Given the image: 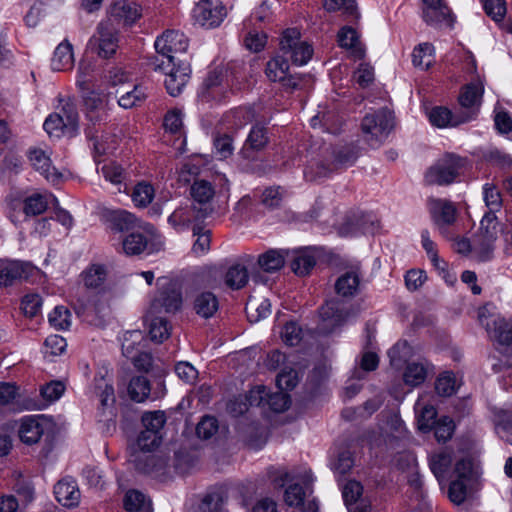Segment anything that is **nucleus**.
I'll list each match as a JSON object with an SVG mask.
<instances>
[{"instance_id": "f257e3e1", "label": "nucleus", "mask_w": 512, "mask_h": 512, "mask_svg": "<svg viewBox=\"0 0 512 512\" xmlns=\"http://www.w3.org/2000/svg\"><path fill=\"white\" fill-rule=\"evenodd\" d=\"M154 46L158 56L150 62V65L155 71H165L172 62L179 61L178 54L187 50L188 39L180 31L167 30L157 37Z\"/></svg>"}, {"instance_id": "f03ea898", "label": "nucleus", "mask_w": 512, "mask_h": 512, "mask_svg": "<svg viewBox=\"0 0 512 512\" xmlns=\"http://www.w3.org/2000/svg\"><path fill=\"white\" fill-rule=\"evenodd\" d=\"M467 163L466 158L447 153L427 170L425 182L429 185H449L464 172Z\"/></svg>"}, {"instance_id": "7ed1b4c3", "label": "nucleus", "mask_w": 512, "mask_h": 512, "mask_svg": "<svg viewBox=\"0 0 512 512\" xmlns=\"http://www.w3.org/2000/svg\"><path fill=\"white\" fill-rule=\"evenodd\" d=\"M503 233L502 225L494 213H486L478 231L474 234V250L478 261H488L493 256L495 242Z\"/></svg>"}, {"instance_id": "20e7f679", "label": "nucleus", "mask_w": 512, "mask_h": 512, "mask_svg": "<svg viewBox=\"0 0 512 512\" xmlns=\"http://www.w3.org/2000/svg\"><path fill=\"white\" fill-rule=\"evenodd\" d=\"M157 293L150 305V314L175 313L182 306V292L178 281L169 277H159Z\"/></svg>"}, {"instance_id": "39448f33", "label": "nucleus", "mask_w": 512, "mask_h": 512, "mask_svg": "<svg viewBox=\"0 0 512 512\" xmlns=\"http://www.w3.org/2000/svg\"><path fill=\"white\" fill-rule=\"evenodd\" d=\"M393 128V116L387 109H381L366 115L361 123L365 142L373 147H379L388 137Z\"/></svg>"}, {"instance_id": "423d86ee", "label": "nucleus", "mask_w": 512, "mask_h": 512, "mask_svg": "<svg viewBox=\"0 0 512 512\" xmlns=\"http://www.w3.org/2000/svg\"><path fill=\"white\" fill-rule=\"evenodd\" d=\"M279 45L282 57L295 65L303 66L312 58V46L301 39L300 31L296 28L286 29L282 33Z\"/></svg>"}, {"instance_id": "0eeeda50", "label": "nucleus", "mask_w": 512, "mask_h": 512, "mask_svg": "<svg viewBox=\"0 0 512 512\" xmlns=\"http://www.w3.org/2000/svg\"><path fill=\"white\" fill-rule=\"evenodd\" d=\"M136 228L141 232H132L123 240V250L127 255H138L145 250L151 253L159 249L162 241L153 225L143 222Z\"/></svg>"}, {"instance_id": "6e6552de", "label": "nucleus", "mask_w": 512, "mask_h": 512, "mask_svg": "<svg viewBox=\"0 0 512 512\" xmlns=\"http://www.w3.org/2000/svg\"><path fill=\"white\" fill-rule=\"evenodd\" d=\"M87 46L88 49L102 58L112 56L118 47V37L114 24L110 20L100 22Z\"/></svg>"}, {"instance_id": "1a4fd4ad", "label": "nucleus", "mask_w": 512, "mask_h": 512, "mask_svg": "<svg viewBox=\"0 0 512 512\" xmlns=\"http://www.w3.org/2000/svg\"><path fill=\"white\" fill-rule=\"evenodd\" d=\"M484 93L483 84L480 81L467 84L459 95V108L457 112L461 121L470 122L478 115Z\"/></svg>"}, {"instance_id": "9d476101", "label": "nucleus", "mask_w": 512, "mask_h": 512, "mask_svg": "<svg viewBox=\"0 0 512 512\" xmlns=\"http://www.w3.org/2000/svg\"><path fill=\"white\" fill-rule=\"evenodd\" d=\"M161 434L143 430L137 439V447L143 453L135 456V467L144 472L151 473L156 467V458L154 455L146 453L153 451L161 443Z\"/></svg>"}, {"instance_id": "9b49d317", "label": "nucleus", "mask_w": 512, "mask_h": 512, "mask_svg": "<svg viewBox=\"0 0 512 512\" xmlns=\"http://www.w3.org/2000/svg\"><path fill=\"white\" fill-rule=\"evenodd\" d=\"M480 323L485 326L490 338L496 344L497 349H512V321L502 317H492L490 320L484 317L482 311L479 312Z\"/></svg>"}, {"instance_id": "f8f14e48", "label": "nucleus", "mask_w": 512, "mask_h": 512, "mask_svg": "<svg viewBox=\"0 0 512 512\" xmlns=\"http://www.w3.org/2000/svg\"><path fill=\"white\" fill-rule=\"evenodd\" d=\"M222 69H214L208 73L198 90V98L204 103L218 102L226 97L227 85L223 83Z\"/></svg>"}, {"instance_id": "ddd939ff", "label": "nucleus", "mask_w": 512, "mask_h": 512, "mask_svg": "<svg viewBox=\"0 0 512 512\" xmlns=\"http://www.w3.org/2000/svg\"><path fill=\"white\" fill-rule=\"evenodd\" d=\"M226 15V8L218 1L202 0L193 9L194 19L207 28L218 26Z\"/></svg>"}, {"instance_id": "4468645a", "label": "nucleus", "mask_w": 512, "mask_h": 512, "mask_svg": "<svg viewBox=\"0 0 512 512\" xmlns=\"http://www.w3.org/2000/svg\"><path fill=\"white\" fill-rule=\"evenodd\" d=\"M345 303L338 299L327 301L320 308L321 323L319 329L323 333H330L340 326L348 317Z\"/></svg>"}, {"instance_id": "2eb2a0df", "label": "nucleus", "mask_w": 512, "mask_h": 512, "mask_svg": "<svg viewBox=\"0 0 512 512\" xmlns=\"http://www.w3.org/2000/svg\"><path fill=\"white\" fill-rule=\"evenodd\" d=\"M422 19L430 26L453 24V17L450 8L444 0H422Z\"/></svg>"}, {"instance_id": "dca6fc26", "label": "nucleus", "mask_w": 512, "mask_h": 512, "mask_svg": "<svg viewBox=\"0 0 512 512\" xmlns=\"http://www.w3.org/2000/svg\"><path fill=\"white\" fill-rule=\"evenodd\" d=\"M429 210L440 233L448 236V227L456 221L457 209L454 204L444 199H430Z\"/></svg>"}, {"instance_id": "f3484780", "label": "nucleus", "mask_w": 512, "mask_h": 512, "mask_svg": "<svg viewBox=\"0 0 512 512\" xmlns=\"http://www.w3.org/2000/svg\"><path fill=\"white\" fill-rule=\"evenodd\" d=\"M162 72L166 75L164 84L167 92L173 97L180 95L190 79V65L179 60L178 63L172 62V65Z\"/></svg>"}, {"instance_id": "a211bd4d", "label": "nucleus", "mask_w": 512, "mask_h": 512, "mask_svg": "<svg viewBox=\"0 0 512 512\" xmlns=\"http://www.w3.org/2000/svg\"><path fill=\"white\" fill-rule=\"evenodd\" d=\"M34 267L17 260H0V288L13 285L17 281L27 279Z\"/></svg>"}, {"instance_id": "6ab92c4d", "label": "nucleus", "mask_w": 512, "mask_h": 512, "mask_svg": "<svg viewBox=\"0 0 512 512\" xmlns=\"http://www.w3.org/2000/svg\"><path fill=\"white\" fill-rule=\"evenodd\" d=\"M211 212L212 208L209 207L198 208L195 205L185 204L174 210L169 216L168 222L176 229H184L194 221H202Z\"/></svg>"}, {"instance_id": "aec40b11", "label": "nucleus", "mask_w": 512, "mask_h": 512, "mask_svg": "<svg viewBox=\"0 0 512 512\" xmlns=\"http://www.w3.org/2000/svg\"><path fill=\"white\" fill-rule=\"evenodd\" d=\"M101 217L104 223L114 231H129L143 223L132 213L122 209H103Z\"/></svg>"}, {"instance_id": "412c9836", "label": "nucleus", "mask_w": 512, "mask_h": 512, "mask_svg": "<svg viewBox=\"0 0 512 512\" xmlns=\"http://www.w3.org/2000/svg\"><path fill=\"white\" fill-rule=\"evenodd\" d=\"M81 96L89 121L95 124L106 119L107 96L104 93L88 89L85 92H81Z\"/></svg>"}, {"instance_id": "4be33fe9", "label": "nucleus", "mask_w": 512, "mask_h": 512, "mask_svg": "<svg viewBox=\"0 0 512 512\" xmlns=\"http://www.w3.org/2000/svg\"><path fill=\"white\" fill-rule=\"evenodd\" d=\"M56 500L64 507L72 508L80 502V491L76 481L73 478L66 477L61 479L54 486Z\"/></svg>"}, {"instance_id": "5701e85b", "label": "nucleus", "mask_w": 512, "mask_h": 512, "mask_svg": "<svg viewBox=\"0 0 512 512\" xmlns=\"http://www.w3.org/2000/svg\"><path fill=\"white\" fill-rule=\"evenodd\" d=\"M140 16V8L136 3L119 0L111 6L108 20L112 23L132 25Z\"/></svg>"}, {"instance_id": "b1692460", "label": "nucleus", "mask_w": 512, "mask_h": 512, "mask_svg": "<svg viewBox=\"0 0 512 512\" xmlns=\"http://www.w3.org/2000/svg\"><path fill=\"white\" fill-rule=\"evenodd\" d=\"M44 434V422L36 417L27 416L20 420L18 435L28 445L37 443Z\"/></svg>"}, {"instance_id": "393cba45", "label": "nucleus", "mask_w": 512, "mask_h": 512, "mask_svg": "<svg viewBox=\"0 0 512 512\" xmlns=\"http://www.w3.org/2000/svg\"><path fill=\"white\" fill-rule=\"evenodd\" d=\"M427 396L421 395L415 405L414 410L417 414V423L421 431H430L436 423V408L427 402Z\"/></svg>"}, {"instance_id": "a878e982", "label": "nucleus", "mask_w": 512, "mask_h": 512, "mask_svg": "<svg viewBox=\"0 0 512 512\" xmlns=\"http://www.w3.org/2000/svg\"><path fill=\"white\" fill-rule=\"evenodd\" d=\"M28 157L35 170L44 175L48 181L52 183L59 181L61 174L51 166V160L44 151L41 149H32L30 150Z\"/></svg>"}, {"instance_id": "bb28decb", "label": "nucleus", "mask_w": 512, "mask_h": 512, "mask_svg": "<svg viewBox=\"0 0 512 512\" xmlns=\"http://www.w3.org/2000/svg\"><path fill=\"white\" fill-rule=\"evenodd\" d=\"M86 136L92 142L96 155H104L116 149V137L108 133L100 132L95 127H88L86 129Z\"/></svg>"}, {"instance_id": "cd10ccee", "label": "nucleus", "mask_w": 512, "mask_h": 512, "mask_svg": "<svg viewBox=\"0 0 512 512\" xmlns=\"http://www.w3.org/2000/svg\"><path fill=\"white\" fill-rule=\"evenodd\" d=\"M74 65L72 44L65 39L55 49L51 59V68L54 71H67Z\"/></svg>"}, {"instance_id": "c85d7f7f", "label": "nucleus", "mask_w": 512, "mask_h": 512, "mask_svg": "<svg viewBox=\"0 0 512 512\" xmlns=\"http://www.w3.org/2000/svg\"><path fill=\"white\" fill-rule=\"evenodd\" d=\"M431 124L438 128L455 127L464 124L459 113L452 112L446 107L436 106L428 114Z\"/></svg>"}, {"instance_id": "c756f323", "label": "nucleus", "mask_w": 512, "mask_h": 512, "mask_svg": "<svg viewBox=\"0 0 512 512\" xmlns=\"http://www.w3.org/2000/svg\"><path fill=\"white\" fill-rule=\"evenodd\" d=\"M105 374L99 373L94 378L93 394L99 398L102 407H109L115 403V393L110 379Z\"/></svg>"}, {"instance_id": "7c9ffc66", "label": "nucleus", "mask_w": 512, "mask_h": 512, "mask_svg": "<svg viewBox=\"0 0 512 512\" xmlns=\"http://www.w3.org/2000/svg\"><path fill=\"white\" fill-rule=\"evenodd\" d=\"M318 249L308 248L299 252L291 263L293 272L298 276H306L316 264Z\"/></svg>"}, {"instance_id": "2f4dec72", "label": "nucleus", "mask_w": 512, "mask_h": 512, "mask_svg": "<svg viewBox=\"0 0 512 512\" xmlns=\"http://www.w3.org/2000/svg\"><path fill=\"white\" fill-rule=\"evenodd\" d=\"M338 42L342 48L351 51L356 59H362L365 55V49L362 47L357 32L351 27H344L338 33Z\"/></svg>"}, {"instance_id": "473e14b6", "label": "nucleus", "mask_w": 512, "mask_h": 512, "mask_svg": "<svg viewBox=\"0 0 512 512\" xmlns=\"http://www.w3.org/2000/svg\"><path fill=\"white\" fill-rule=\"evenodd\" d=\"M214 185L204 179H196L190 187V194L193 200L200 207H210L209 203L215 196Z\"/></svg>"}, {"instance_id": "72a5a7b5", "label": "nucleus", "mask_w": 512, "mask_h": 512, "mask_svg": "<svg viewBox=\"0 0 512 512\" xmlns=\"http://www.w3.org/2000/svg\"><path fill=\"white\" fill-rule=\"evenodd\" d=\"M146 319L150 322L149 334L151 340L161 343L170 336L171 326L159 313L151 315L150 310H148Z\"/></svg>"}, {"instance_id": "f704fd0d", "label": "nucleus", "mask_w": 512, "mask_h": 512, "mask_svg": "<svg viewBox=\"0 0 512 512\" xmlns=\"http://www.w3.org/2000/svg\"><path fill=\"white\" fill-rule=\"evenodd\" d=\"M146 343L147 341L141 331H127L122 339V353L126 358L131 359L145 348Z\"/></svg>"}, {"instance_id": "c9c22d12", "label": "nucleus", "mask_w": 512, "mask_h": 512, "mask_svg": "<svg viewBox=\"0 0 512 512\" xmlns=\"http://www.w3.org/2000/svg\"><path fill=\"white\" fill-rule=\"evenodd\" d=\"M219 308L217 297L212 292H202L194 299V310L202 318H210Z\"/></svg>"}, {"instance_id": "e433bc0d", "label": "nucleus", "mask_w": 512, "mask_h": 512, "mask_svg": "<svg viewBox=\"0 0 512 512\" xmlns=\"http://www.w3.org/2000/svg\"><path fill=\"white\" fill-rule=\"evenodd\" d=\"M451 464L452 451L448 449L435 452L429 457L430 469L439 482L444 479L445 474L450 468Z\"/></svg>"}, {"instance_id": "4c0bfd02", "label": "nucleus", "mask_w": 512, "mask_h": 512, "mask_svg": "<svg viewBox=\"0 0 512 512\" xmlns=\"http://www.w3.org/2000/svg\"><path fill=\"white\" fill-rule=\"evenodd\" d=\"M429 364L427 362L408 363L404 373L403 380L406 385L416 387L421 385L427 378Z\"/></svg>"}, {"instance_id": "58836bf2", "label": "nucleus", "mask_w": 512, "mask_h": 512, "mask_svg": "<svg viewBox=\"0 0 512 512\" xmlns=\"http://www.w3.org/2000/svg\"><path fill=\"white\" fill-rule=\"evenodd\" d=\"M359 285L360 277L358 273L355 271H349L337 279L335 283V290L337 294L343 297H352L358 292Z\"/></svg>"}, {"instance_id": "ea45409f", "label": "nucleus", "mask_w": 512, "mask_h": 512, "mask_svg": "<svg viewBox=\"0 0 512 512\" xmlns=\"http://www.w3.org/2000/svg\"><path fill=\"white\" fill-rule=\"evenodd\" d=\"M81 276L87 288L97 289L106 281L107 269L104 265L92 264L82 272Z\"/></svg>"}, {"instance_id": "a19ab883", "label": "nucleus", "mask_w": 512, "mask_h": 512, "mask_svg": "<svg viewBox=\"0 0 512 512\" xmlns=\"http://www.w3.org/2000/svg\"><path fill=\"white\" fill-rule=\"evenodd\" d=\"M413 65L422 70L430 68L434 62V47L430 43H421L416 46L412 53Z\"/></svg>"}, {"instance_id": "79ce46f5", "label": "nucleus", "mask_w": 512, "mask_h": 512, "mask_svg": "<svg viewBox=\"0 0 512 512\" xmlns=\"http://www.w3.org/2000/svg\"><path fill=\"white\" fill-rule=\"evenodd\" d=\"M47 207L48 196L39 193L26 197L22 203V210L27 217L40 215Z\"/></svg>"}, {"instance_id": "37998d69", "label": "nucleus", "mask_w": 512, "mask_h": 512, "mask_svg": "<svg viewBox=\"0 0 512 512\" xmlns=\"http://www.w3.org/2000/svg\"><path fill=\"white\" fill-rule=\"evenodd\" d=\"M358 158V150L354 145H345L333 151V166L343 168L351 166Z\"/></svg>"}, {"instance_id": "c03bdc74", "label": "nucleus", "mask_w": 512, "mask_h": 512, "mask_svg": "<svg viewBox=\"0 0 512 512\" xmlns=\"http://www.w3.org/2000/svg\"><path fill=\"white\" fill-rule=\"evenodd\" d=\"M135 206L147 207L155 197V189L152 184L142 181L135 185L131 194Z\"/></svg>"}, {"instance_id": "a18cd8bd", "label": "nucleus", "mask_w": 512, "mask_h": 512, "mask_svg": "<svg viewBox=\"0 0 512 512\" xmlns=\"http://www.w3.org/2000/svg\"><path fill=\"white\" fill-rule=\"evenodd\" d=\"M150 383L144 376L133 377L128 385V393L132 400L136 402L145 401L150 395Z\"/></svg>"}, {"instance_id": "49530a36", "label": "nucleus", "mask_w": 512, "mask_h": 512, "mask_svg": "<svg viewBox=\"0 0 512 512\" xmlns=\"http://www.w3.org/2000/svg\"><path fill=\"white\" fill-rule=\"evenodd\" d=\"M248 282V272L245 266L240 264L232 265L225 272V285L231 289H241Z\"/></svg>"}, {"instance_id": "de8ad7c7", "label": "nucleus", "mask_w": 512, "mask_h": 512, "mask_svg": "<svg viewBox=\"0 0 512 512\" xmlns=\"http://www.w3.org/2000/svg\"><path fill=\"white\" fill-rule=\"evenodd\" d=\"M132 90L117 91L120 93L118 104L125 109L133 108L142 103L146 98V93L142 86L132 85Z\"/></svg>"}, {"instance_id": "09e8293b", "label": "nucleus", "mask_w": 512, "mask_h": 512, "mask_svg": "<svg viewBox=\"0 0 512 512\" xmlns=\"http://www.w3.org/2000/svg\"><path fill=\"white\" fill-rule=\"evenodd\" d=\"M288 70V61L281 54L267 63L266 75L271 81H284L286 80Z\"/></svg>"}, {"instance_id": "8fccbe9b", "label": "nucleus", "mask_w": 512, "mask_h": 512, "mask_svg": "<svg viewBox=\"0 0 512 512\" xmlns=\"http://www.w3.org/2000/svg\"><path fill=\"white\" fill-rule=\"evenodd\" d=\"M56 114L63 116L62 118L66 125L67 134L72 135L78 128L79 120L75 103L70 99L65 100L60 112Z\"/></svg>"}, {"instance_id": "3c124183", "label": "nucleus", "mask_w": 512, "mask_h": 512, "mask_svg": "<svg viewBox=\"0 0 512 512\" xmlns=\"http://www.w3.org/2000/svg\"><path fill=\"white\" fill-rule=\"evenodd\" d=\"M94 81V65L88 61H80L76 77V85L80 92L92 89Z\"/></svg>"}, {"instance_id": "603ef678", "label": "nucleus", "mask_w": 512, "mask_h": 512, "mask_svg": "<svg viewBox=\"0 0 512 512\" xmlns=\"http://www.w3.org/2000/svg\"><path fill=\"white\" fill-rule=\"evenodd\" d=\"M97 170L112 184H120L126 178L124 169L114 161L104 162L102 165L99 162Z\"/></svg>"}, {"instance_id": "864d4df0", "label": "nucleus", "mask_w": 512, "mask_h": 512, "mask_svg": "<svg viewBox=\"0 0 512 512\" xmlns=\"http://www.w3.org/2000/svg\"><path fill=\"white\" fill-rule=\"evenodd\" d=\"M20 398V388L11 382H0V408L14 406Z\"/></svg>"}, {"instance_id": "5fc2aeb1", "label": "nucleus", "mask_w": 512, "mask_h": 512, "mask_svg": "<svg viewBox=\"0 0 512 512\" xmlns=\"http://www.w3.org/2000/svg\"><path fill=\"white\" fill-rule=\"evenodd\" d=\"M258 264L263 271L274 272L283 267L284 256L276 250H269L259 256Z\"/></svg>"}, {"instance_id": "6e6d98bb", "label": "nucleus", "mask_w": 512, "mask_h": 512, "mask_svg": "<svg viewBox=\"0 0 512 512\" xmlns=\"http://www.w3.org/2000/svg\"><path fill=\"white\" fill-rule=\"evenodd\" d=\"M268 143V136L265 127L260 125H255L252 127L243 150V153H246L248 148L253 150H261Z\"/></svg>"}, {"instance_id": "4d7b16f0", "label": "nucleus", "mask_w": 512, "mask_h": 512, "mask_svg": "<svg viewBox=\"0 0 512 512\" xmlns=\"http://www.w3.org/2000/svg\"><path fill=\"white\" fill-rule=\"evenodd\" d=\"M378 228L376 221L372 215H362L355 226H343L340 230L342 235H355L358 232L374 233Z\"/></svg>"}, {"instance_id": "13d9d810", "label": "nucleus", "mask_w": 512, "mask_h": 512, "mask_svg": "<svg viewBox=\"0 0 512 512\" xmlns=\"http://www.w3.org/2000/svg\"><path fill=\"white\" fill-rule=\"evenodd\" d=\"M411 355V347L406 341L397 342L389 351L391 366L399 369Z\"/></svg>"}, {"instance_id": "bf43d9fd", "label": "nucleus", "mask_w": 512, "mask_h": 512, "mask_svg": "<svg viewBox=\"0 0 512 512\" xmlns=\"http://www.w3.org/2000/svg\"><path fill=\"white\" fill-rule=\"evenodd\" d=\"M383 430L392 439H404L407 436L406 426L397 414L388 416Z\"/></svg>"}, {"instance_id": "052dcab7", "label": "nucleus", "mask_w": 512, "mask_h": 512, "mask_svg": "<svg viewBox=\"0 0 512 512\" xmlns=\"http://www.w3.org/2000/svg\"><path fill=\"white\" fill-rule=\"evenodd\" d=\"M48 320L55 329L64 330L71 324V314L66 307L56 306L49 314Z\"/></svg>"}, {"instance_id": "680f3d73", "label": "nucleus", "mask_w": 512, "mask_h": 512, "mask_svg": "<svg viewBox=\"0 0 512 512\" xmlns=\"http://www.w3.org/2000/svg\"><path fill=\"white\" fill-rule=\"evenodd\" d=\"M165 422V414L162 411L147 412L142 416L144 430L157 434H161Z\"/></svg>"}, {"instance_id": "e2e57ef3", "label": "nucleus", "mask_w": 512, "mask_h": 512, "mask_svg": "<svg viewBox=\"0 0 512 512\" xmlns=\"http://www.w3.org/2000/svg\"><path fill=\"white\" fill-rule=\"evenodd\" d=\"M496 432L501 439L512 444V411H503L499 414Z\"/></svg>"}, {"instance_id": "0e129e2a", "label": "nucleus", "mask_w": 512, "mask_h": 512, "mask_svg": "<svg viewBox=\"0 0 512 512\" xmlns=\"http://www.w3.org/2000/svg\"><path fill=\"white\" fill-rule=\"evenodd\" d=\"M486 160L500 169L512 172V156L498 148L491 149L486 154Z\"/></svg>"}, {"instance_id": "69168bd1", "label": "nucleus", "mask_w": 512, "mask_h": 512, "mask_svg": "<svg viewBox=\"0 0 512 512\" xmlns=\"http://www.w3.org/2000/svg\"><path fill=\"white\" fill-rule=\"evenodd\" d=\"M436 392L441 396H451L456 392V378L451 372L442 373L435 383Z\"/></svg>"}, {"instance_id": "338daca9", "label": "nucleus", "mask_w": 512, "mask_h": 512, "mask_svg": "<svg viewBox=\"0 0 512 512\" xmlns=\"http://www.w3.org/2000/svg\"><path fill=\"white\" fill-rule=\"evenodd\" d=\"M454 423L449 417H442L434 424L435 437L438 442H445L452 437L454 432Z\"/></svg>"}, {"instance_id": "774afa93", "label": "nucleus", "mask_w": 512, "mask_h": 512, "mask_svg": "<svg viewBox=\"0 0 512 512\" xmlns=\"http://www.w3.org/2000/svg\"><path fill=\"white\" fill-rule=\"evenodd\" d=\"M484 201L489 208V213L498 211L502 205L500 191L492 184H485L483 187Z\"/></svg>"}]
</instances>
